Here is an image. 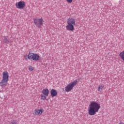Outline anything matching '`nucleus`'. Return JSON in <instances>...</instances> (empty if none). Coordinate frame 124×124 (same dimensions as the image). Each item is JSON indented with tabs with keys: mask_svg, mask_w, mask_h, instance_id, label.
Here are the masks:
<instances>
[{
	"mask_svg": "<svg viewBox=\"0 0 124 124\" xmlns=\"http://www.w3.org/2000/svg\"><path fill=\"white\" fill-rule=\"evenodd\" d=\"M101 108L100 103L92 101L90 102L88 107V114L90 116H94Z\"/></svg>",
	"mask_w": 124,
	"mask_h": 124,
	"instance_id": "1",
	"label": "nucleus"
},
{
	"mask_svg": "<svg viewBox=\"0 0 124 124\" xmlns=\"http://www.w3.org/2000/svg\"><path fill=\"white\" fill-rule=\"evenodd\" d=\"M66 30L69 31H75L74 27L76 26V20L74 17H69L66 21Z\"/></svg>",
	"mask_w": 124,
	"mask_h": 124,
	"instance_id": "2",
	"label": "nucleus"
},
{
	"mask_svg": "<svg viewBox=\"0 0 124 124\" xmlns=\"http://www.w3.org/2000/svg\"><path fill=\"white\" fill-rule=\"evenodd\" d=\"M24 58L26 61H32L33 62H38L40 60V56L37 53H32L30 51L28 55L24 56Z\"/></svg>",
	"mask_w": 124,
	"mask_h": 124,
	"instance_id": "3",
	"label": "nucleus"
},
{
	"mask_svg": "<svg viewBox=\"0 0 124 124\" xmlns=\"http://www.w3.org/2000/svg\"><path fill=\"white\" fill-rule=\"evenodd\" d=\"M2 79L0 82V86L1 88H5L7 86V83L8 82V79H9V75L7 71H4L2 73Z\"/></svg>",
	"mask_w": 124,
	"mask_h": 124,
	"instance_id": "4",
	"label": "nucleus"
},
{
	"mask_svg": "<svg viewBox=\"0 0 124 124\" xmlns=\"http://www.w3.org/2000/svg\"><path fill=\"white\" fill-rule=\"evenodd\" d=\"M77 84H78V81H77V80H75L68 83L65 87V91L66 93L71 92Z\"/></svg>",
	"mask_w": 124,
	"mask_h": 124,
	"instance_id": "5",
	"label": "nucleus"
},
{
	"mask_svg": "<svg viewBox=\"0 0 124 124\" xmlns=\"http://www.w3.org/2000/svg\"><path fill=\"white\" fill-rule=\"evenodd\" d=\"M34 24L36 28L41 29L42 26H43V24H44V20L42 17L40 18H36L34 19Z\"/></svg>",
	"mask_w": 124,
	"mask_h": 124,
	"instance_id": "6",
	"label": "nucleus"
},
{
	"mask_svg": "<svg viewBox=\"0 0 124 124\" xmlns=\"http://www.w3.org/2000/svg\"><path fill=\"white\" fill-rule=\"evenodd\" d=\"M44 112V109L42 108L38 109L35 108L32 112L33 116H37L38 117L41 116Z\"/></svg>",
	"mask_w": 124,
	"mask_h": 124,
	"instance_id": "7",
	"label": "nucleus"
},
{
	"mask_svg": "<svg viewBox=\"0 0 124 124\" xmlns=\"http://www.w3.org/2000/svg\"><path fill=\"white\" fill-rule=\"evenodd\" d=\"M26 6V3L24 1H19L16 3V7L17 9H23Z\"/></svg>",
	"mask_w": 124,
	"mask_h": 124,
	"instance_id": "8",
	"label": "nucleus"
},
{
	"mask_svg": "<svg viewBox=\"0 0 124 124\" xmlns=\"http://www.w3.org/2000/svg\"><path fill=\"white\" fill-rule=\"evenodd\" d=\"M50 94L52 97H55L58 95V92L55 89H52L50 91Z\"/></svg>",
	"mask_w": 124,
	"mask_h": 124,
	"instance_id": "9",
	"label": "nucleus"
},
{
	"mask_svg": "<svg viewBox=\"0 0 124 124\" xmlns=\"http://www.w3.org/2000/svg\"><path fill=\"white\" fill-rule=\"evenodd\" d=\"M42 93L44 95L48 96L49 95V89L47 88H45L42 91Z\"/></svg>",
	"mask_w": 124,
	"mask_h": 124,
	"instance_id": "10",
	"label": "nucleus"
},
{
	"mask_svg": "<svg viewBox=\"0 0 124 124\" xmlns=\"http://www.w3.org/2000/svg\"><path fill=\"white\" fill-rule=\"evenodd\" d=\"M119 56L120 57L121 59L124 61V51L121 52L119 54Z\"/></svg>",
	"mask_w": 124,
	"mask_h": 124,
	"instance_id": "11",
	"label": "nucleus"
},
{
	"mask_svg": "<svg viewBox=\"0 0 124 124\" xmlns=\"http://www.w3.org/2000/svg\"><path fill=\"white\" fill-rule=\"evenodd\" d=\"M103 89H104V85H101L98 87V92H101V91H103Z\"/></svg>",
	"mask_w": 124,
	"mask_h": 124,
	"instance_id": "12",
	"label": "nucleus"
},
{
	"mask_svg": "<svg viewBox=\"0 0 124 124\" xmlns=\"http://www.w3.org/2000/svg\"><path fill=\"white\" fill-rule=\"evenodd\" d=\"M3 42L4 43H6L7 44L9 43V40H8V39L6 36L4 37Z\"/></svg>",
	"mask_w": 124,
	"mask_h": 124,
	"instance_id": "13",
	"label": "nucleus"
},
{
	"mask_svg": "<svg viewBox=\"0 0 124 124\" xmlns=\"http://www.w3.org/2000/svg\"><path fill=\"white\" fill-rule=\"evenodd\" d=\"M46 95L43 94H41V99H42V100H46Z\"/></svg>",
	"mask_w": 124,
	"mask_h": 124,
	"instance_id": "14",
	"label": "nucleus"
},
{
	"mask_svg": "<svg viewBox=\"0 0 124 124\" xmlns=\"http://www.w3.org/2000/svg\"><path fill=\"white\" fill-rule=\"evenodd\" d=\"M28 69L29 71H33V70H34V67L32 66H29L28 67Z\"/></svg>",
	"mask_w": 124,
	"mask_h": 124,
	"instance_id": "15",
	"label": "nucleus"
},
{
	"mask_svg": "<svg viewBox=\"0 0 124 124\" xmlns=\"http://www.w3.org/2000/svg\"><path fill=\"white\" fill-rule=\"evenodd\" d=\"M9 124H19L16 120H13L9 123Z\"/></svg>",
	"mask_w": 124,
	"mask_h": 124,
	"instance_id": "16",
	"label": "nucleus"
},
{
	"mask_svg": "<svg viewBox=\"0 0 124 124\" xmlns=\"http://www.w3.org/2000/svg\"><path fill=\"white\" fill-rule=\"evenodd\" d=\"M68 3H72L73 0H66Z\"/></svg>",
	"mask_w": 124,
	"mask_h": 124,
	"instance_id": "17",
	"label": "nucleus"
},
{
	"mask_svg": "<svg viewBox=\"0 0 124 124\" xmlns=\"http://www.w3.org/2000/svg\"><path fill=\"white\" fill-rule=\"evenodd\" d=\"M119 124H124V123L123 122H121V123H119Z\"/></svg>",
	"mask_w": 124,
	"mask_h": 124,
	"instance_id": "18",
	"label": "nucleus"
}]
</instances>
